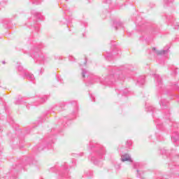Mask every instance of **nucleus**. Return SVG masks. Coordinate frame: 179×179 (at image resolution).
Wrapping results in <instances>:
<instances>
[{
	"instance_id": "1",
	"label": "nucleus",
	"mask_w": 179,
	"mask_h": 179,
	"mask_svg": "<svg viewBox=\"0 0 179 179\" xmlns=\"http://www.w3.org/2000/svg\"><path fill=\"white\" fill-rule=\"evenodd\" d=\"M32 14L34 15V16H35V17H36V19H38L39 20H44V16H43L41 13L37 12H32Z\"/></svg>"
},
{
	"instance_id": "2",
	"label": "nucleus",
	"mask_w": 179,
	"mask_h": 179,
	"mask_svg": "<svg viewBox=\"0 0 179 179\" xmlns=\"http://www.w3.org/2000/svg\"><path fill=\"white\" fill-rule=\"evenodd\" d=\"M105 153H106V150H104V147L100 145L99 150L98 151V155L99 156H103V155H105Z\"/></svg>"
},
{
	"instance_id": "3",
	"label": "nucleus",
	"mask_w": 179,
	"mask_h": 179,
	"mask_svg": "<svg viewBox=\"0 0 179 179\" xmlns=\"http://www.w3.org/2000/svg\"><path fill=\"white\" fill-rule=\"evenodd\" d=\"M27 79H29V80H31V82H33L34 80V76L30 73H28L26 74Z\"/></svg>"
},
{
	"instance_id": "4",
	"label": "nucleus",
	"mask_w": 179,
	"mask_h": 179,
	"mask_svg": "<svg viewBox=\"0 0 179 179\" xmlns=\"http://www.w3.org/2000/svg\"><path fill=\"white\" fill-rule=\"evenodd\" d=\"M122 162H131V157L129 155L122 156Z\"/></svg>"
},
{
	"instance_id": "5",
	"label": "nucleus",
	"mask_w": 179,
	"mask_h": 179,
	"mask_svg": "<svg viewBox=\"0 0 179 179\" xmlns=\"http://www.w3.org/2000/svg\"><path fill=\"white\" fill-rule=\"evenodd\" d=\"M106 59L107 61H113V54L107 52Z\"/></svg>"
},
{
	"instance_id": "6",
	"label": "nucleus",
	"mask_w": 179,
	"mask_h": 179,
	"mask_svg": "<svg viewBox=\"0 0 179 179\" xmlns=\"http://www.w3.org/2000/svg\"><path fill=\"white\" fill-rule=\"evenodd\" d=\"M15 103V104H22L23 103V98L19 96Z\"/></svg>"
},
{
	"instance_id": "7",
	"label": "nucleus",
	"mask_w": 179,
	"mask_h": 179,
	"mask_svg": "<svg viewBox=\"0 0 179 179\" xmlns=\"http://www.w3.org/2000/svg\"><path fill=\"white\" fill-rule=\"evenodd\" d=\"M15 103V104H22L23 103V98L19 96Z\"/></svg>"
},
{
	"instance_id": "8",
	"label": "nucleus",
	"mask_w": 179,
	"mask_h": 179,
	"mask_svg": "<svg viewBox=\"0 0 179 179\" xmlns=\"http://www.w3.org/2000/svg\"><path fill=\"white\" fill-rule=\"evenodd\" d=\"M89 72L87 70L82 69V77L85 78L86 75H88Z\"/></svg>"
},
{
	"instance_id": "9",
	"label": "nucleus",
	"mask_w": 179,
	"mask_h": 179,
	"mask_svg": "<svg viewBox=\"0 0 179 179\" xmlns=\"http://www.w3.org/2000/svg\"><path fill=\"white\" fill-rule=\"evenodd\" d=\"M45 100H47V96H43L41 99V103H44L45 101Z\"/></svg>"
},
{
	"instance_id": "10",
	"label": "nucleus",
	"mask_w": 179,
	"mask_h": 179,
	"mask_svg": "<svg viewBox=\"0 0 179 179\" xmlns=\"http://www.w3.org/2000/svg\"><path fill=\"white\" fill-rule=\"evenodd\" d=\"M32 3H34L35 5H38L40 3V1H38V0H32Z\"/></svg>"
},
{
	"instance_id": "11",
	"label": "nucleus",
	"mask_w": 179,
	"mask_h": 179,
	"mask_svg": "<svg viewBox=\"0 0 179 179\" xmlns=\"http://www.w3.org/2000/svg\"><path fill=\"white\" fill-rule=\"evenodd\" d=\"M44 148H42L41 147H38V152H41V150H43Z\"/></svg>"
},
{
	"instance_id": "12",
	"label": "nucleus",
	"mask_w": 179,
	"mask_h": 179,
	"mask_svg": "<svg viewBox=\"0 0 179 179\" xmlns=\"http://www.w3.org/2000/svg\"><path fill=\"white\" fill-rule=\"evenodd\" d=\"M91 162H94V164H97V162H96V161H94V157H92V158L91 159Z\"/></svg>"
},
{
	"instance_id": "13",
	"label": "nucleus",
	"mask_w": 179,
	"mask_h": 179,
	"mask_svg": "<svg viewBox=\"0 0 179 179\" xmlns=\"http://www.w3.org/2000/svg\"><path fill=\"white\" fill-rule=\"evenodd\" d=\"M22 69H23V67H22V66H19V67H18V70H19V71H22Z\"/></svg>"
},
{
	"instance_id": "14",
	"label": "nucleus",
	"mask_w": 179,
	"mask_h": 179,
	"mask_svg": "<svg viewBox=\"0 0 179 179\" xmlns=\"http://www.w3.org/2000/svg\"><path fill=\"white\" fill-rule=\"evenodd\" d=\"M91 97L92 98V101H96L95 100H94V96H93V95H91Z\"/></svg>"
},
{
	"instance_id": "15",
	"label": "nucleus",
	"mask_w": 179,
	"mask_h": 179,
	"mask_svg": "<svg viewBox=\"0 0 179 179\" xmlns=\"http://www.w3.org/2000/svg\"><path fill=\"white\" fill-rule=\"evenodd\" d=\"M87 62V61L85 59V65H86V63Z\"/></svg>"
},
{
	"instance_id": "16",
	"label": "nucleus",
	"mask_w": 179,
	"mask_h": 179,
	"mask_svg": "<svg viewBox=\"0 0 179 179\" xmlns=\"http://www.w3.org/2000/svg\"><path fill=\"white\" fill-rule=\"evenodd\" d=\"M111 83H113V82L110 81V83H108V85H111Z\"/></svg>"
},
{
	"instance_id": "17",
	"label": "nucleus",
	"mask_w": 179,
	"mask_h": 179,
	"mask_svg": "<svg viewBox=\"0 0 179 179\" xmlns=\"http://www.w3.org/2000/svg\"><path fill=\"white\" fill-rule=\"evenodd\" d=\"M2 64H5V61H3V62H2Z\"/></svg>"
},
{
	"instance_id": "18",
	"label": "nucleus",
	"mask_w": 179,
	"mask_h": 179,
	"mask_svg": "<svg viewBox=\"0 0 179 179\" xmlns=\"http://www.w3.org/2000/svg\"><path fill=\"white\" fill-rule=\"evenodd\" d=\"M41 59H43V60H44V57H41Z\"/></svg>"
},
{
	"instance_id": "19",
	"label": "nucleus",
	"mask_w": 179,
	"mask_h": 179,
	"mask_svg": "<svg viewBox=\"0 0 179 179\" xmlns=\"http://www.w3.org/2000/svg\"><path fill=\"white\" fill-rule=\"evenodd\" d=\"M92 79H93V80L96 79V77H92Z\"/></svg>"
},
{
	"instance_id": "20",
	"label": "nucleus",
	"mask_w": 179,
	"mask_h": 179,
	"mask_svg": "<svg viewBox=\"0 0 179 179\" xmlns=\"http://www.w3.org/2000/svg\"><path fill=\"white\" fill-rule=\"evenodd\" d=\"M64 169H66V165H65Z\"/></svg>"
},
{
	"instance_id": "21",
	"label": "nucleus",
	"mask_w": 179,
	"mask_h": 179,
	"mask_svg": "<svg viewBox=\"0 0 179 179\" xmlns=\"http://www.w3.org/2000/svg\"><path fill=\"white\" fill-rule=\"evenodd\" d=\"M106 81L107 82V78L106 79Z\"/></svg>"
}]
</instances>
